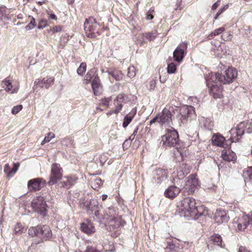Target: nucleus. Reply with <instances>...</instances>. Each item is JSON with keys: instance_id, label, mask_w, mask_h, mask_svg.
Wrapping results in <instances>:
<instances>
[{"instance_id": "obj_55", "label": "nucleus", "mask_w": 252, "mask_h": 252, "mask_svg": "<svg viewBox=\"0 0 252 252\" xmlns=\"http://www.w3.org/2000/svg\"><path fill=\"white\" fill-rule=\"evenodd\" d=\"M182 0H177L176 1V10H181L183 9V6H182Z\"/></svg>"}, {"instance_id": "obj_21", "label": "nucleus", "mask_w": 252, "mask_h": 252, "mask_svg": "<svg viewBox=\"0 0 252 252\" xmlns=\"http://www.w3.org/2000/svg\"><path fill=\"white\" fill-rule=\"evenodd\" d=\"M39 237L47 240L51 237L52 233L50 227L48 225H40Z\"/></svg>"}, {"instance_id": "obj_5", "label": "nucleus", "mask_w": 252, "mask_h": 252, "mask_svg": "<svg viewBox=\"0 0 252 252\" xmlns=\"http://www.w3.org/2000/svg\"><path fill=\"white\" fill-rule=\"evenodd\" d=\"M161 142L165 147H175L179 144V135L176 130L169 127L166 130L165 134L161 137Z\"/></svg>"}, {"instance_id": "obj_4", "label": "nucleus", "mask_w": 252, "mask_h": 252, "mask_svg": "<svg viewBox=\"0 0 252 252\" xmlns=\"http://www.w3.org/2000/svg\"><path fill=\"white\" fill-rule=\"evenodd\" d=\"M103 220L105 224L107 223L109 225L110 229L114 230L120 226V219L114 207H108L105 210Z\"/></svg>"}, {"instance_id": "obj_34", "label": "nucleus", "mask_w": 252, "mask_h": 252, "mask_svg": "<svg viewBox=\"0 0 252 252\" xmlns=\"http://www.w3.org/2000/svg\"><path fill=\"white\" fill-rule=\"evenodd\" d=\"M210 241L215 245L221 246L222 241L220 235L218 234H215L210 237Z\"/></svg>"}, {"instance_id": "obj_28", "label": "nucleus", "mask_w": 252, "mask_h": 252, "mask_svg": "<svg viewBox=\"0 0 252 252\" xmlns=\"http://www.w3.org/2000/svg\"><path fill=\"white\" fill-rule=\"evenodd\" d=\"M95 74V73L94 69H90L84 77L83 83L85 85L89 84L96 76Z\"/></svg>"}, {"instance_id": "obj_45", "label": "nucleus", "mask_w": 252, "mask_h": 252, "mask_svg": "<svg viewBox=\"0 0 252 252\" xmlns=\"http://www.w3.org/2000/svg\"><path fill=\"white\" fill-rule=\"evenodd\" d=\"M54 137L55 134L54 133L52 132H49L48 133V135L46 136L43 140L41 142V145H44L46 143L49 142Z\"/></svg>"}, {"instance_id": "obj_38", "label": "nucleus", "mask_w": 252, "mask_h": 252, "mask_svg": "<svg viewBox=\"0 0 252 252\" xmlns=\"http://www.w3.org/2000/svg\"><path fill=\"white\" fill-rule=\"evenodd\" d=\"M102 185L101 179L99 177H97L91 181V186L95 190H97Z\"/></svg>"}, {"instance_id": "obj_35", "label": "nucleus", "mask_w": 252, "mask_h": 252, "mask_svg": "<svg viewBox=\"0 0 252 252\" xmlns=\"http://www.w3.org/2000/svg\"><path fill=\"white\" fill-rule=\"evenodd\" d=\"M109 73L117 81L122 80L124 76V74L122 72L119 70H114L112 71L109 72Z\"/></svg>"}, {"instance_id": "obj_51", "label": "nucleus", "mask_w": 252, "mask_h": 252, "mask_svg": "<svg viewBox=\"0 0 252 252\" xmlns=\"http://www.w3.org/2000/svg\"><path fill=\"white\" fill-rule=\"evenodd\" d=\"M36 22L34 18H32L30 23L26 27L27 30H30L33 29L35 26Z\"/></svg>"}, {"instance_id": "obj_19", "label": "nucleus", "mask_w": 252, "mask_h": 252, "mask_svg": "<svg viewBox=\"0 0 252 252\" xmlns=\"http://www.w3.org/2000/svg\"><path fill=\"white\" fill-rule=\"evenodd\" d=\"M214 219L218 223L227 222L229 217L224 210H217L215 214Z\"/></svg>"}, {"instance_id": "obj_61", "label": "nucleus", "mask_w": 252, "mask_h": 252, "mask_svg": "<svg viewBox=\"0 0 252 252\" xmlns=\"http://www.w3.org/2000/svg\"><path fill=\"white\" fill-rule=\"evenodd\" d=\"M41 85H43L42 79H37L34 82V86H39L41 87Z\"/></svg>"}, {"instance_id": "obj_49", "label": "nucleus", "mask_w": 252, "mask_h": 252, "mask_svg": "<svg viewBox=\"0 0 252 252\" xmlns=\"http://www.w3.org/2000/svg\"><path fill=\"white\" fill-rule=\"evenodd\" d=\"M94 220L100 222H102L103 221V216H99V212L98 210L95 211L94 216Z\"/></svg>"}, {"instance_id": "obj_60", "label": "nucleus", "mask_w": 252, "mask_h": 252, "mask_svg": "<svg viewBox=\"0 0 252 252\" xmlns=\"http://www.w3.org/2000/svg\"><path fill=\"white\" fill-rule=\"evenodd\" d=\"M154 16L151 12L150 10H149L147 13V15H146L147 20H152L154 18Z\"/></svg>"}, {"instance_id": "obj_9", "label": "nucleus", "mask_w": 252, "mask_h": 252, "mask_svg": "<svg viewBox=\"0 0 252 252\" xmlns=\"http://www.w3.org/2000/svg\"><path fill=\"white\" fill-rule=\"evenodd\" d=\"M186 189L189 193H194L199 187L198 179L195 175L191 174L186 179Z\"/></svg>"}, {"instance_id": "obj_23", "label": "nucleus", "mask_w": 252, "mask_h": 252, "mask_svg": "<svg viewBox=\"0 0 252 252\" xmlns=\"http://www.w3.org/2000/svg\"><path fill=\"white\" fill-rule=\"evenodd\" d=\"M84 206L87 210V212L89 214H92L98 207V203L96 200L93 199L90 200H86L84 203Z\"/></svg>"}, {"instance_id": "obj_3", "label": "nucleus", "mask_w": 252, "mask_h": 252, "mask_svg": "<svg viewBox=\"0 0 252 252\" xmlns=\"http://www.w3.org/2000/svg\"><path fill=\"white\" fill-rule=\"evenodd\" d=\"M84 26L86 36L94 39H96L105 30L108 29L104 25L101 26L93 16L86 19Z\"/></svg>"}, {"instance_id": "obj_43", "label": "nucleus", "mask_w": 252, "mask_h": 252, "mask_svg": "<svg viewBox=\"0 0 252 252\" xmlns=\"http://www.w3.org/2000/svg\"><path fill=\"white\" fill-rule=\"evenodd\" d=\"M19 163H14L13 164V167L12 169L10 171L9 173H8V177L10 178L13 176V175L17 172L19 167Z\"/></svg>"}, {"instance_id": "obj_57", "label": "nucleus", "mask_w": 252, "mask_h": 252, "mask_svg": "<svg viewBox=\"0 0 252 252\" xmlns=\"http://www.w3.org/2000/svg\"><path fill=\"white\" fill-rule=\"evenodd\" d=\"M149 84H150L149 89L150 90H154V88H155L156 83L154 80H152L150 82Z\"/></svg>"}, {"instance_id": "obj_62", "label": "nucleus", "mask_w": 252, "mask_h": 252, "mask_svg": "<svg viewBox=\"0 0 252 252\" xmlns=\"http://www.w3.org/2000/svg\"><path fill=\"white\" fill-rule=\"evenodd\" d=\"M238 252H251L249 250H248L246 248L241 246L239 249Z\"/></svg>"}, {"instance_id": "obj_31", "label": "nucleus", "mask_w": 252, "mask_h": 252, "mask_svg": "<svg viewBox=\"0 0 252 252\" xmlns=\"http://www.w3.org/2000/svg\"><path fill=\"white\" fill-rule=\"evenodd\" d=\"M55 78L54 77H46L42 79L43 85L41 86L42 88L48 89L54 83Z\"/></svg>"}, {"instance_id": "obj_50", "label": "nucleus", "mask_w": 252, "mask_h": 252, "mask_svg": "<svg viewBox=\"0 0 252 252\" xmlns=\"http://www.w3.org/2000/svg\"><path fill=\"white\" fill-rule=\"evenodd\" d=\"M108 158L105 155H101L99 157L98 162L100 163L101 165H103L107 161Z\"/></svg>"}, {"instance_id": "obj_36", "label": "nucleus", "mask_w": 252, "mask_h": 252, "mask_svg": "<svg viewBox=\"0 0 252 252\" xmlns=\"http://www.w3.org/2000/svg\"><path fill=\"white\" fill-rule=\"evenodd\" d=\"M39 232H40V225H38L37 227H31L29 229L28 234L32 237L38 236L39 237Z\"/></svg>"}, {"instance_id": "obj_64", "label": "nucleus", "mask_w": 252, "mask_h": 252, "mask_svg": "<svg viewBox=\"0 0 252 252\" xmlns=\"http://www.w3.org/2000/svg\"><path fill=\"white\" fill-rule=\"evenodd\" d=\"M158 117H157V115L154 117L152 120H151L150 121V125H151L152 124H153V123H155L156 122H158Z\"/></svg>"}, {"instance_id": "obj_30", "label": "nucleus", "mask_w": 252, "mask_h": 252, "mask_svg": "<svg viewBox=\"0 0 252 252\" xmlns=\"http://www.w3.org/2000/svg\"><path fill=\"white\" fill-rule=\"evenodd\" d=\"M225 138L224 137L219 135H214L212 138L213 144L217 146L221 147L223 146Z\"/></svg>"}, {"instance_id": "obj_42", "label": "nucleus", "mask_w": 252, "mask_h": 252, "mask_svg": "<svg viewBox=\"0 0 252 252\" xmlns=\"http://www.w3.org/2000/svg\"><path fill=\"white\" fill-rule=\"evenodd\" d=\"M176 65L174 63H171L168 64L167 66V72L168 73H174L176 71Z\"/></svg>"}, {"instance_id": "obj_15", "label": "nucleus", "mask_w": 252, "mask_h": 252, "mask_svg": "<svg viewBox=\"0 0 252 252\" xmlns=\"http://www.w3.org/2000/svg\"><path fill=\"white\" fill-rule=\"evenodd\" d=\"M168 174L167 169L158 168L155 171L154 178L157 184H160L167 178Z\"/></svg>"}, {"instance_id": "obj_44", "label": "nucleus", "mask_w": 252, "mask_h": 252, "mask_svg": "<svg viewBox=\"0 0 252 252\" xmlns=\"http://www.w3.org/2000/svg\"><path fill=\"white\" fill-rule=\"evenodd\" d=\"M63 28V26L61 25H58L53 27L51 28L50 29V31L52 33L55 34L57 32H60L62 31Z\"/></svg>"}, {"instance_id": "obj_7", "label": "nucleus", "mask_w": 252, "mask_h": 252, "mask_svg": "<svg viewBox=\"0 0 252 252\" xmlns=\"http://www.w3.org/2000/svg\"><path fill=\"white\" fill-rule=\"evenodd\" d=\"M63 169L59 164H53L51 166V172L48 184L52 186L61 180L63 177Z\"/></svg>"}, {"instance_id": "obj_33", "label": "nucleus", "mask_w": 252, "mask_h": 252, "mask_svg": "<svg viewBox=\"0 0 252 252\" xmlns=\"http://www.w3.org/2000/svg\"><path fill=\"white\" fill-rule=\"evenodd\" d=\"M7 13V9L5 6L0 7V22L9 19L8 14Z\"/></svg>"}, {"instance_id": "obj_56", "label": "nucleus", "mask_w": 252, "mask_h": 252, "mask_svg": "<svg viewBox=\"0 0 252 252\" xmlns=\"http://www.w3.org/2000/svg\"><path fill=\"white\" fill-rule=\"evenodd\" d=\"M183 113H181V115H182L181 119H182L183 120H185L187 117H188V115L189 114V111H182Z\"/></svg>"}, {"instance_id": "obj_12", "label": "nucleus", "mask_w": 252, "mask_h": 252, "mask_svg": "<svg viewBox=\"0 0 252 252\" xmlns=\"http://www.w3.org/2000/svg\"><path fill=\"white\" fill-rule=\"evenodd\" d=\"M46 184V181L42 178H34L29 181L28 189L30 191H36L40 189Z\"/></svg>"}, {"instance_id": "obj_54", "label": "nucleus", "mask_w": 252, "mask_h": 252, "mask_svg": "<svg viewBox=\"0 0 252 252\" xmlns=\"http://www.w3.org/2000/svg\"><path fill=\"white\" fill-rule=\"evenodd\" d=\"M22 225L20 223H17L14 228V231L16 233L21 234L22 232L21 230Z\"/></svg>"}, {"instance_id": "obj_25", "label": "nucleus", "mask_w": 252, "mask_h": 252, "mask_svg": "<svg viewBox=\"0 0 252 252\" xmlns=\"http://www.w3.org/2000/svg\"><path fill=\"white\" fill-rule=\"evenodd\" d=\"M81 229L84 233L90 235L95 232L94 227L90 221L82 223L81 224Z\"/></svg>"}, {"instance_id": "obj_59", "label": "nucleus", "mask_w": 252, "mask_h": 252, "mask_svg": "<svg viewBox=\"0 0 252 252\" xmlns=\"http://www.w3.org/2000/svg\"><path fill=\"white\" fill-rule=\"evenodd\" d=\"M220 0H218L217 2L214 3L212 6V9L213 10H216L218 6L220 5Z\"/></svg>"}, {"instance_id": "obj_32", "label": "nucleus", "mask_w": 252, "mask_h": 252, "mask_svg": "<svg viewBox=\"0 0 252 252\" xmlns=\"http://www.w3.org/2000/svg\"><path fill=\"white\" fill-rule=\"evenodd\" d=\"M136 111H133L132 113H130L129 115H126L124 118V122L123 123V126L126 128L131 122L133 117L136 114Z\"/></svg>"}, {"instance_id": "obj_1", "label": "nucleus", "mask_w": 252, "mask_h": 252, "mask_svg": "<svg viewBox=\"0 0 252 252\" xmlns=\"http://www.w3.org/2000/svg\"><path fill=\"white\" fill-rule=\"evenodd\" d=\"M176 212L181 217H187L189 215H195L197 218L208 215L207 211L204 210L199 212L196 206L195 200L192 197L185 198L177 203Z\"/></svg>"}, {"instance_id": "obj_48", "label": "nucleus", "mask_w": 252, "mask_h": 252, "mask_svg": "<svg viewBox=\"0 0 252 252\" xmlns=\"http://www.w3.org/2000/svg\"><path fill=\"white\" fill-rule=\"evenodd\" d=\"M47 17L49 20H54L57 21L58 19L57 16L51 11H47L46 12Z\"/></svg>"}, {"instance_id": "obj_11", "label": "nucleus", "mask_w": 252, "mask_h": 252, "mask_svg": "<svg viewBox=\"0 0 252 252\" xmlns=\"http://www.w3.org/2000/svg\"><path fill=\"white\" fill-rule=\"evenodd\" d=\"M188 44L186 42L180 43L173 53V58L176 62H180L184 58L187 49Z\"/></svg>"}, {"instance_id": "obj_37", "label": "nucleus", "mask_w": 252, "mask_h": 252, "mask_svg": "<svg viewBox=\"0 0 252 252\" xmlns=\"http://www.w3.org/2000/svg\"><path fill=\"white\" fill-rule=\"evenodd\" d=\"M112 102L111 97L102 98L99 103V106L104 108H109Z\"/></svg>"}, {"instance_id": "obj_58", "label": "nucleus", "mask_w": 252, "mask_h": 252, "mask_svg": "<svg viewBox=\"0 0 252 252\" xmlns=\"http://www.w3.org/2000/svg\"><path fill=\"white\" fill-rule=\"evenodd\" d=\"M11 170L10 169V167L8 163L5 165L4 168V171L5 173L7 174V176H8V173L10 172Z\"/></svg>"}, {"instance_id": "obj_41", "label": "nucleus", "mask_w": 252, "mask_h": 252, "mask_svg": "<svg viewBox=\"0 0 252 252\" xmlns=\"http://www.w3.org/2000/svg\"><path fill=\"white\" fill-rule=\"evenodd\" d=\"M233 37V35L230 31L224 32L221 35V38L225 41H230Z\"/></svg>"}, {"instance_id": "obj_52", "label": "nucleus", "mask_w": 252, "mask_h": 252, "mask_svg": "<svg viewBox=\"0 0 252 252\" xmlns=\"http://www.w3.org/2000/svg\"><path fill=\"white\" fill-rule=\"evenodd\" d=\"M135 137V136L134 135L131 134L128 139H126L125 141L123 144V147H125V146H128L129 145H130L131 141L134 139Z\"/></svg>"}, {"instance_id": "obj_6", "label": "nucleus", "mask_w": 252, "mask_h": 252, "mask_svg": "<svg viewBox=\"0 0 252 252\" xmlns=\"http://www.w3.org/2000/svg\"><path fill=\"white\" fill-rule=\"evenodd\" d=\"M31 206L38 214L45 216L47 213V205L44 198L41 196H36L32 199Z\"/></svg>"}, {"instance_id": "obj_29", "label": "nucleus", "mask_w": 252, "mask_h": 252, "mask_svg": "<svg viewBox=\"0 0 252 252\" xmlns=\"http://www.w3.org/2000/svg\"><path fill=\"white\" fill-rule=\"evenodd\" d=\"M245 124L244 123H241L237 127L232 129L233 132H236V135L235 137L238 136L239 140L241 138L245 132L244 127Z\"/></svg>"}, {"instance_id": "obj_16", "label": "nucleus", "mask_w": 252, "mask_h": 252, "mask_svg": "<svg viewBox=\"0 0 252 252\" xmlns=\"http://www.w3.org/2000/svg\"><path fill=\"white\" fill-rule=\"evenodd\" d=\"M92 87L95 95H100L103 91V87L100 83V79L97 75L94 77L92 82Z\"/></svg>"}, {"instance_id": "obj_13", "label": "nucleus", "mask_w": 252, "mask_h": 252, "mask_svg": "<svg viewBox=\"0 0 252 252\" xmlns=\"http://www.w3.org/2000/svg\"><path fill=\"white\" fill-rule=\"evenodd\" d=\"M1 85L6 92L11 94L16 93L19 90V86L13 85L9 77L2 81Z\"/></svg>"}, {"instance_id": "obj_26", "label": "nucleus", "mask_w": 252, "mask_h": 252, "mask_svg": "<svg viewBox=\"0 0 252 252\" xmlns=\"http://www.w3.org/2000/svg\"><path fill=\"white\" fill-rule=\"evenodd\" d=\"M189 105H186V109L188 110H195L198 108L199 100L196 97L190 96L189 99Z\"/></svg>"}, {"instance_id": "obj_24", "label": "nucleus", "mask_w": 252, "mask_h": 252, "mask_svg": "<svg viewBox=\"0 0 252 252\" xmlns=\"http://www.w3.org/2000/svg\"><path fill=\"white\" fill-rule=\"evenodd\" d=\"M221 157L223 160L227 161H234L236 159L235 153L230 149L223 150Z\"/></svg>"}, {"instance_id": "obj_18", "label": "nucleus", "mask_w": 252, "mask_h": 252, "mask_svg": "<svg viewBox=\"0 0 252 252\" xmlns=\"http://www.w3.org/2000/svg\"><path fill=\"white\" fill-rule=\"evenodd\" d=\"M210 94L215 98H220L222 97V87L221 86H219L216 85H212L210 86Z\"/></svg>"}, {"instance_id": "obj_22", "label": "nucleus", "mask_w": 252, "mask_h": 252, "mask_svg": "<svg viewBox=\"0 0 252 252\" xmlns=\"http://www.w3.org/2000/svg\"><path fill=\"white\" fill-rule=\"evenodd\" d=\"M249 224L252 226V213L250 217L248 215L243 216L242 218L239 220V222L238 224V228L239 230L244 229Z\"/></svg>"}, {"instance_id": "obj_8", "label": "nucleus", "mask_w": 252, "mask_h": 252, "mask_svg": "<svg viewBox=\"0 0 252 252\" xmlns=\"http://www.w3.org/2000/svg\"><path fill=\"white\" fill-rule=\"evenodd\" d=\"M158 34V30L154 29L151 32L139 34L137 37V41L141 45H143L144 43L147 42V41L150 42L155 40Z\"/></svg>"}, {"instance_id": "obj_2", "label": "nucleus", "mask_w": 252, "mask_h": 252, "mask_svg": "<svg viewBox=\"0 0 252 252\" xmlns=\"http://www.w3.org/2000/svg\"><path fill=\"white\" fill-rule=\"evenodd\" d=\"M181 170L178 172V174L176 178L171 179L173 185L169 186L164 191V196L170 199H173L177 196L181 191L179 186L181 184V178H183L186 175L189 173V166L186 164L183 163L180 167Z\"/></svg>"}, {"instance_id": "obj_53", "label": "nucleus", "mask_w": 252, "mask_h": 252, "mask_svg": "<svg viewBox=\"0 0 252 252\" xmlns=\"http://www.w3.org/2000/svg\"><path fill=\"white\" fill-rule=\"evenodd\" d=\"M230 133L231 134L230 139L232 140V142H236L239 141V138L238 136L235 137V136L236 135V132H233L232 129L230 131Z\"/></svg>"}, {"instance_id": "obj_14", "label": "nucleus", "mask_w": 252, "mask_h": 252, "mask_svg": "<svg viewBox=\"0 0 252 252\" xmlns=\"http://www.w3.org/2000/svg\"><path fill=\"white\" fill-rule=\"evenodd\" d=\"M129 101L128 96L125 94H120L117 96L114 101L115 106V110H120L124 104H126Z\"/></svg>"}, {"instance_id": "obj_63", "label": "nucleus", "mask_w": 252, "mask_h": 252, "mask_svg": "<svg viewBox=\"0 0 252 252\" xmlns=\"http://www.w3.org/2000/svg\"><path fill=\"white\" fill-rule=\"evenodd\" d=\"M23 109L22 105H18L17 106H15L12 110H21Z\"/></svg>"}, {"instance_id": "obj_17", "label": "nucleus", "mask_w": 252, "mask_h": 252, "mask_svg": "<svg viewBox=\"0 0 252 252\" xmlns=\"http://www.w3.org/2000/svg\"><path fill=\"white\" fill-rule=\"evenodd\" d=\"M221 73L219 72H211L209 73L205 78L208 87H210V86L212 85L213 83H217L219 82L221 83Z\"/></svg>"}, {"instance_id": "obj_46", "label": "nucleus", "mask_w": 252, "mask_h": 252, "mask_svg": "<svg viewBox=\"0 0 252 252\" xmlns=\"http://www.w3.org/2000/svg\"><path fill=\"white\" fill-rule=\"evenodd\" d=\"M48 26V21L47 19L42 18L41 19L38 24V29H43Z\"/></svg>"}, {"instance_id": "obj_47", "label": "nucleus", "mask_w": 252, "mask_h": 252, "mask_svg": "<svg viewBox=\"0 0 252 252\" xmlns=\"http://www.w3.org/2000/svg\"><path fill=\"white\" fill-rule=\"evenodd\" d=\"M136 75L135 68L133 66L128 67L127 71V76L130 78L134 77Z\"/></svg>"}, {"instance_id": "obj_20", "label": "nucleus", "mask_w": 252, "mask_h": 252, "mask_svg": "<svg viewBox=\"0 0 252 252\" xmlns=\"http://www.w3.org/2000/svg\"><path fill=\"white\" fill-rule=\"evenodd\" d=\"M158 122L162 124H169L171 121V113L170 111H162L157 115Z\"/></svg>"}, {"instance_id": "obj_27", "label": "nucleus", "mask_w": 252, "mask_h": 252, "mask_svg": "<svg viewBox=\"0 0 252 252\" xmlns=\"http://www.w3.org/2000/svg\"><path fill=\"white\" fill-rule=\"evenodd\" d=\"M66 178V180L62 182L61 183L63 187H65L66 188H69L74 185L78 180V178L75 175L67 177Z\"/></svg>"}, {"instance_id": "obj_39", "label": "nucleus", "mask_w": 252, "mask_h": 252, "mask_svg": "<svg viewBox=\"0 0 252 252\" xmlns=\"http://www.w3.org/2000/svg\"><path fill=\"white\" fill-rule=\"evenodd\" d=\"M224 31H225V28L224 27H220L218 29L215 30L213 32H212L211 33H210L208 35V37L210 39H212L214 37L220 34Z\"/></svg>"}, {"instance_id": "obj_10", "label": "nucleus", "mask_w": 252, "mask_h": 252, "mask_svg": "<svg viewBox=\"0 0 252 252\" xmlns=\"http://www.w3.org/2000/svg\"><path fill=\"white\" fill-rule=\"evenodd\" d=\"M237 76V72L236 70L233 67H229L223 73H221V83L223 84L232 83L233 79L236 78Z\"/></svg>"}, {"instance_id": "obj_40", "label": "nucleus", "mask_w": 252, "mask_h": 252, "mask_svg": "<svg viewBox=\"0 0 252 252\" xmlns=\"http://www.w3.org/2000/svg\"><path fill=\"white\" fill-rule=\"evenodd\" d=\"M87 64L85 62L81 63L80 66L77 69V73L79 75L83 76L86 71Z\"/></svg>"}]
</instances>
